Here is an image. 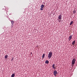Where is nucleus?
<instances>
[{"mask_svg": "<svg viewBox=\"0 0 77 77\" xmlns=\"http://www.w3.org/2000/svg\"><path fill=\"white\" fill-rule=\"evenodd\" d=\"M52 52H51V51H50L49 52L48 56V59H50L51 57L52 56Z\"/></svg>", "mask_w": 77, "mask_h": 77, "instance_id": "nucleus-1", "label": "nucleus"}, {"mask_svg": "<svg viewBox=\"0 0 77 77\" xmlns=\"http://www.w3.org/2000/svg\"><path fill=\"white\" fill-rule=\"evenodd\" d=\"M76 60V59L73 58L72 61V65H74L75 64V61Z\"/></svg>", "mask_w": 77, "mask_h": 77, "instance_id": "nucleus-2", "label": "nucleus"}, {"mask_svg": "<svg viewBox=\"0 0 77 77\" xmlns=\"http://www.w3.org/2000/svg\"><path fill=\"white\" fill-rule=\"evenodd\" d=\"M58 74L56 70H55L54 72V74L55 76H56V74Z\"/></svg>", "mask_w": 77, "mask_h": 77, "instance_id": "nucleus-3", "label": "nucleus"}, {"mask_svg": "<svg viewBox=\"0 0 77 77\" xmlns=\"http://www.w3.org/2000/svg\"><path fill=\"white\" fill-rule=\"evenodd\" d=\"M58 18L59 20H61L62 19V15L60 14L59 16H58Z\"/></svg>", "mask_w": 77, "mask_h": 77, "instance_id": "nucleus-4", "label": "nucleus"}, {"mask_svg": "<svg viewBox=\"0 0 77 77\" xmlns=\"http://www.w3.org/2000/svg\"><path fill=\"white\" fill-rule=\"evenodd\" d=\"M72 35H70L69 36L68 39H69V41H70V40H71V38H72Z\"/></svg>", "mask_w": 77, "mask_h": 77, "instance_id": "nucleus-5", "label": "nucleus"}, {"mask_svg": "<svg viewBox=\"0 0 77 77\" xmlns=\"http://www.w3.org/2000/svg\"><path fill=\"white\" fill-rule=\"evenodd\" d=\"M45 63H46L47 64H48L49 63V61H48V60H47L45 61Z\"/></svg>", "mask_w": 77, "mask_h": 77, "instance_id": "nucleus-6", "label": "nucleus"}, {"mask_svg": "<svg viewBox=\"0 0 77 77\" xmlns=\"http://www.w3.org/2000/svg\"><path fill=\"white\" fill-rule=\"evenodd\" d=\"M75 41H74L72 43V45H74V44H75Z\"/></svg>", "mask_w": 77, "mask_h": 77, "instance_id": "nucleus-7", "label": "nucleus"}, {"mask_svg": "<svg viewBox=\"0 0 77 77\" xmlns=\"http://www.w3.org/2000/svg\"><path fill=\"white\" fill-rule=\"evenodd\" d=\"M8 55H6L5 56V59H8Z\"/></svg>", "mask_w": 77, "mask_h": 77, "instance_id": "nucleus-8", "label": "nucleus"}, {"mask_svg": "<svg viewBox=\"0 0 77 77\" xmlns=\"http://www.w3.org/2000/svg\"><path fill=\"white\" fill-rule=\"evenodd\" d=\"M41 8H44V5H41Z\"/></svg>", "mask_w": 77, "mask_h": 77, "instance_id": "nucleus-9", "label": "nucleus"}, {"mask_svg": "<svg viewBox=\"0 0 77 77\" xmlns=\"http://www.w3.org/2000/svg\"><path fill=\"white\" fill-rule=\"evenodd\" d=\"M11 24H12V26L13 25H14V21H11Z\"/></svg>", "mask_w": 77, "mask_h": 77, "instance_id": "nucleus-10", "label": "nucleus"}, {"mask_svg": "<svg viewBox=\"0 0 77 77\" xmlns=\"http://www.w3.org/2000/svg\"><path fill=\"white\" fill-rule=\"evenodd\" d=\"M11 77H15V74H13L11 76Z\"/></svg>", "mask_w": 77, "mask_h": 77, "instance_id": "nucleus-11", "label": "nucleus"}, {"mask_svg": "<svg viewBox=\"0 0 77 77\" xmlns=\"http://www.w3.org/2000/svg\"><path fill=\"white\" fill-rule=\"evenodd\" d=\"M72 23H73V21H71V23H70V25H72Z\"/></svg>", "mask_w": 77, "mask_h": 77, "instance_id": "nucleus-12", "label": "nucleus"}, {"mask_svg": "<svg viewBox=\"0 0 77 77\" xmlns=\"http://www.w3.org/2000/svg\"><path fill=\"white\" fill-rule=\"evenodd\" d=\"M73 14H75V13H76V11H75V10H74L73 11Z\"/></svg>", "mask_w": 77, "mask_h": 77, "instance_id": "nucleus-13", "label": "nucleus"}, {"mask_svg": "<svg viewBox=\"0 0 77 77\" xmlns=\"http://www.w3.org/2000/svg\"><path fill=\"white\" fill-rule=\"evenodd\" d=\"M45 57V54H43L42 57V58H44Z\"/></svg>", "mask_w": 77, "mask_h": 77, "instance_id": "nucleus-14", "label": "nucleus"}, {"mask_svg": "<svg viewBox=\"0 0 77 77\" xmlns=\"http://www.w3.org/2000/svg\"><path fill=\"white\" fill-rule=\"evenodd\" d=\"M54 65H55V64H53L52 65V67L54 66Z\"/></svg>", "mask_w": 77, "mask_h": 77, "instance_id": "nucleus-15", "label": "nucleus"}, {"mask_svg": "<svg viewBox=\"0 0 77 77\" xmlns=\"http://www.w3.org/2000/svg\"><path fill=\"white\" fill-rule=\"evenodd\" d=\"M40 10H41V11H42V10H43V8H40Z\"/></svg>", "mask_w": 77, "mask_h": 77, "instance_id": "nucleus-16", "label": "nucleus"}, {"mask_svg": "<svg viewBox=\"0 0 77 77\" xmlns=\"http://www.w3.org/2000/svg\"><path fill=\"white\" fill-rule=\"evenodd\" d=\"M11 60H14V57H13V58H12V59H11Z\"/></svg>", "mask_w": 77, "mask_h": 77, "instance_id": "nucleus-17", "label": "nucleus"}, {"mask_svg": "<svg viewBox=\"0 0 77 77\" xmlns=\"http://www.w3.org/2000/svg\"><path fill=\"white\" fill-rule=\"evenodd\" d=\"M52 67L54 69H55V67L54 66V67Z\"/></svg>", "mask_w": 77, "mask_h": 77, "instance_id": "nucleus-18", "label": "nucleus"}, {"mask_svg": "<svg viewBox=\"0 0 77 77\" xmlns=\"http://www.w3.org/2000/svg\"><path fill=\"white\" fill-rule=\"evenodd\" d=\"M59 22H60V21H59Z\"/></svg>", "mask_w": 77, "mask_h": 77, "instance_id": "nucleus-19", "label": "nucleus"}]
</instances>
